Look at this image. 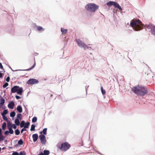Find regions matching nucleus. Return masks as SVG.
I'll list each match as a JSON object with an SVG mask.
<instances>
[{"label": "nucleus", "instance_id": "nucleus-31", "mask_svg": "<svg viewBox=\"0 0 155 155\" xmlns=\"http://www.w3.org/2000/svg\"><path fill=\"white\" fill-rule=\"evenodd\" d=\"M101 90L103 95H104L106 93V91L104 89H103V87L102 86L101 87Z\"/></svg>", "mask_w": 155, "mask_h": 155}, {"label": "nucleus", "instance_id": "nucleus-39", "mask_svg": "<svg viewBox=\"0 0 155 155\" xmlns=\"http://www.w3.org/2000/svg\"><path fill=\"white\" fill-rule=\"evenodd\" d=\"M9 134H13V133H14V130H13L12 129H9Z\"/></svg>", "mask_w": 155, "mask_h": 155}, {"label": "nucleus", "instance_id": "nucleus-53", "mask_svg": "<svg viewBox=\"0 0 155 155\" xmlns=\"http://www.w3.org/2000/svg\"><path fill=\"white\" fill-rule=\"evenodd\" d=\"M7 18H8V19H12V16H11L10 15H8V16H7Z\"/></svg>", "mask_w": 155, "mask_h": 155}, {"label": "nucleus", "instance_id": "nucleus-51", "mask_svg": "<svg viewBox=\"0 0 155 155\" xmlns=\"http://www.w3.org/2000/svg\"><path fill=\"white\" fill-rule=\"evenodd\" d=\"M6 122H7L8 125V124H12V122L8 120H7V121Z\"/></svg>", "mask_w": 155, "mask_h": 155}, {"label": "nucleus", "instance_id": "nucleus-28", "mask_svg": "<svg viewBox=\"0 0 155 155\" xmlns=\"http://www.w3.org/2000/svg\"><path fill=\"white\" fill-rule=\"evenodd\" d=\"M6 123L5 122H4L2 126V130H5L6 129Z\"/></svg>", "mask_w": 155, "mask_h": 155}, {"label": "nucleus", "instance_id": "nucleus-63", "mask_svg": "<svg viewBox=\"0 0 155 155\" xmlns=\"http://www.w3.org/2000/svg\"><path fill=\"white\" fill-rule=\"evenodd\" d=\"M18 84H20L21 83V82H20V81H18Z\"/></svg>", "mask_w": 155, "mask_h": 155}, {"label": "nucleus", "instance_id": "nucleus-61", "mask_svg": "<svg viewBox=\"0 0 155 155\" xmlns=\"http://www.w3.org/2000/svg\"><path fill=\"white\" fill-rule=\"evenodd\" d=\"M23 106H24V108H25H25H27L26 107V106H27V105H26V106L25 105H23Z\"/></svg>", "mask_w": 155, "mask_h": 155}, {"label": "nucleus", "instance_id": "nucleus-9", "mask_svg": "<svg viewBox=\"0 0 155 155\" xmlns=\"http://www.w3.org/2000/svg\"><path fill=\"white\" fill-rule=\"evenodd\" d=\"M39 83V81L35 78H30L27 81V84L29 85H33L37 84Z\"/></svg>", "mask_w": 155, "mask_h": 155}, {"label": "nucleus", "instance_id": "nucleus-2", "mask_svg": "<svg viewBox=\"0 0 155 155\" xmlns=\"http://www.w3.org/2000/svg\"><path fill=\"white\" fill-rule=\"evenodd\" d=\"M141 21L139 19L137 20H132L130 21V26L133 27L134 26H137L138 27V28H134V30L135 31H138L141 29L142 28L141 26Z\"/></svg>", "mask_w": 155, "mask_h": 155}, {"label": "nucleus", "instance_id": "nucleus-26", "mask_svg": "<svg viewBox=\"0 0 155 155\" xmlns=\"http://www.w3.org/2000/svg\"><path fill=\"white\" fill-rule=\"evenodd\" d=\"M43 153L44 155H49L50 153L49 151L47 150H44Z\"/></svg>", "mask_w": 155, "mask_h": 155}, {"label": "nucleus", "instance_id": "nucleus-42", "mask_svg": "<svg viewBox=\"0 0 155 155\" xmlns=\"http://www.w3.org/2000/svg\"><path fill=\"white\" fill-rule=\"evenodd\" d=\"M12 153L14 155H19V153H18L16 151H12Z\"/></svg>", "mask_w": 155, "mask_h": 155}, {"label": "nucleus", "instance_id": "nucleus-34", "mask_svg": "<svg viewBox=\"0 0 155 155\" xmlns=\"http://www.w3.org/2000/svg\"><path fill=\"white\" fill-rule=\"evenodd\" d=\"M15 133L16 135H18L20 134V131L18 129L15 130Z\"/></svg>", "mask_w": 155, "mask_h": 155}, {"label": "nucleus", "instance_id": "nucleus-38", "mask_svg": "<svg viewBox=\"0 0 155 155\" xmlns=\"http://www.w3.org/2000/svg\"><path fill=\"white\" fill-rule=\"evenodd\" d=\"M8 85V84L7 82H5V83L3 85V87L4 88L6 87Z\"/></svg>", "mask_w": 155, "mask_h": 155}, {"label": "nucleus", "instance_id": "nucleus-11", "mask_svg": "<svg viewBox=\"0 0 155 155\" xmlns=\"http://www.w3.org/2000/svg\"><path fill=\"white\" fill-rule=\"evenodd\" d=\"M18 88H19V86L17 85H15L12 87L11 88V94H12V93H16Z\"/></svg>", "mask_w": 155, "mask_h": 155}, {"label": "nucleus", "instance_id": "nucleus-30", "mask_svg": "<svg viewBox=\"0 0 155 155\" xmlns=\"http://www.w3.org/2000/svg\"><path fill=\"white\" fill-rule=\"evenodd\" d=\"M25 122V121L24 120H22L21 121L20 124V126L21 128H22L24 127Z\"/></svg>", "mask_w": 155, "mask_h": 155}, {"label": "nucleus", "instance_id": "nucleus-5", "mask_svg": "<svg viewBox=\"0 0 155 155\" xmlns=\"http://www.w3.org/2000/svg\"><path fill=\"white\" fill-rule=\"evenodd\" d=\"M76 42L79 47L83 48L84 50H86V49H91V47L87 46L85 44L79 39L76 40Z\"/></svg>", "mask_w": 155, "mask_h": 155}, {"label": "nucleus", "instance_id": "nucleus-57", "mask_svg": "<svg viewBox=\"0 0 155 155\" xmlns=\"http://www.w3.org/2000/svg\"><path fill=\"white\" fill-rule=\"evenodd\" d=\"M89 86H85V90H86V93H87V88H88V87H89Z\"/></svg>", "mask_w": 155, "mask_h": 155}, {"label": "nucleus", "instance_id": "nucleus-41", "mask_svg": "<svg viewBox=\"0 0 155 155\" xmlns=\"http://www.w3.org/2000/svg\"><path fill=\"white\" fill-rule=\"evenodd\" d=\"M92 148H93V150L94 151H95V152H96V153H97L99 154H101V155H102V154L99 152L98 151H97V150H95L94 147L93 146H92Z\"/></svg>", "mask_w": 155, "mask_h": 155}, {"label": "nucleus", "instance_id": "nucleus-23", "mask_svg": "<svg viewBox=\"0 0 155 155\" xmlns=\"http://www.w3.org/2000/svg\"><path fill=\"white\" fill-rule=\"evenodd\" d=\"M8 113V109H6L4 110L3 112H1V115H5L6 114H7Z\"/></svg>", "mask_w": 155, "mask_h": 155}, {"label": "nucleus", "instance_id": "nucleus-10", "mask_svg": "<svg viewBox=\"0 0 155 155\" xmlns=\"http://www.w3.org/2000/svg\"><path fill=\"white\" fill-rule=\"evenodd\" d=\"M39 138L40 139L41 143L43 145H45L46 142V136L44 135H40L39 136Z\"/></svg>", "mask_w": 155, "mask_h": 155}, {"label": "nucleus", "instance_id": "nucleus-25", "mask_svg": "<svg viewBox=\"0 0 155 155\" xmlns=\"http://www.w3.org/2000/svg\"><path fill=\"white\" fill-rule=\"evenodd\" d=\"M14 123L17 126H18L20 124L19 120L17 119H15V120Z\"/></svg>", "mask_w": 155, "mask_h": 155}, {"label": "nucleus", "instance_id": "nucleus-18", "mask_svg": "<svg viewBox=\"0 0 155 155\" xmlns=\"http://www.w3.org/2000/svg\"><path fill=\"white\" fill-rule=\"evenodd\" d=\"M5 139V137L2 135V131H0V141L4 140Z\"/></svg>", "mask_w": 155, "mask_h": 155}, {"label": "nucleus", "instance_id": "nucleus-29", "mask_svg": "<svg viewBox=\"0 0 155 155\" xmlns=\"http://www.w3.org/2000/svg\"><path fill=\"white\" fill-rule=\"evenodd\" d=\"M36 126L34 124H32L31 125L30 130L31 131H35V127Z\"/></svg>", "mask_w": 155, "mask_h": 155}, {"label": "nucleus", "instance_id": "nucleus-59", "mask_svg": "<svg viewBox=\"0 0 155 155\" xmlns=\"http://www.w3.org/2000/svg\"><path fill=\"white\" fill-rule=\"evenodd\" d=\"M42 131H41L39 132V134H40V135H43L42 134Z\"/></svg>", "mask_w": 155, "mask_h": 155}, {"label": "nucleus", "instance_id": "nucleus-62", "mask_svg": "<svg viewBox=\"0 0 155 155\" xmlns=\"http://www.w3.org/2000/svg\"><path fill=\"white\" fill-rule=\"evenodd\" d=\"M81 142H82V143H81V146H83V144H83V142H82V141H81Z\"/></svg>", "mask_w": 155, "mask_h": 155}, {"label": "nucleus", "instance_id": "nucleus-24", "mask_svg": "<svg viewBox=\"0 0 155 155\" xmlns=\"http://www.w3.org/2000/svg\"><path fill=\"white\" fill-rule=\"evenodd\" d=\"M22 115L21 113H18L17 114L16 118L19 119V120H21L22 118L21 117Z\"/></svg>", "mask_w": 155, "mask_h": 155}, {"label": "nucleus", "instance_id": "nucleus-6", "mask_svg": "<svg viewBox=\"0 0 155 155\" xmlns=\"http://www.w3.org/2000/svg\"><path fill=\"white\" fill-rule=\"evenodd\" d=\"M146 28L150 29V33L152 35L155 36V25L151 23L145 25Z\"/></svg>", "mask_w": 155, "mask_h": 155}, {"label": "nucleus", "instance_id": "nucleus-14", "mask_svg": "<svg viewBox=\"0 0 155 155\" xmlns=\"http://www.w3.org/2000/svg\"><path fill=\"white\" fill-rule=\"evenodd\" d=\"M32 137L33 139V141L34 143H35L38 140L39 136L36 133L32 135Z\"/></svg>", "mask_w": 155, "mask_h": 155}, {"label": "nucleus", "instance_id": "nucleus-52", "mask_svg": "<svg viewBox=\"0 0 155 155\" xmlns=\"http://www.w3.org/2000/svg\"><path fill=\"white\" fill-rule=\"evenodd\" d=\"M37 155H44L42 151H40Z\"/></svg>", "mask_w": 155, "mask_h": 155}, {"label": "nucleus", "instance_id": "nucleus-17", "mask_svg": "<svg viewBox=\"0 0 155 155\" xmlns=\"http://www.w3.org/2000/svg\"><path fill=\"white\" fill-rule=\"evenodd\" d=\"M0 106H1L3 105L5 102V99L3 98L1 95H0Z\"/></svg>", "mask_w": 155, "mask_h": 155}, {"label": "nucleus", "instance_id": "nucleus-7", "mask_svg": "<svg viewBox=\"0 0 155 155\" xmlns=\"http://www.w3.org/2000/svg\"><path fill=\"white\" fill-rule=\"evenodd\" d=\"M5 31L8 33L13 35L14 34L15 30L13 27V24H11L6 26L5 28Z\"/></svg>", "mask_w": 155, "mask_h": 155}, {"label": "nucleus", "instance_id": "nucleus-37", "mask_svg": "<svg viewBox=\"0 0 155 155\" xmlns=\"http://www.w3.org/2000/svg\"><path fill=\"white\" fill-rule=\"evenodd\" d=\"M2 116L3 119L5 121H7V120H8V118L5 115H2Z\"/></svg>", "mask_w": 155, "mask_h": 155}, {"label": "nucleus", "instance_id": "nucleus-50", "mask_svg": "<svg viewBox=\"0 0 155 155\" xmlns=\"http://www.w3.org/2000/svg\"><path fill=\"white\" fill-rule=\"evenodd\" d=\"M4 76V74L2 73L1 72H0V78H2Z\"/></svg>", "mask_w": 155, "mask_h": 155}, {"label": "nucleus", "instance_id": "nucleus-21", "mask_svg": "<svg viewBox=\"0 0 155 155\" xmlns=\"http://www.w3.org/2000/svg\"><path fill=\"white\" fill-rule=\"evenodd\" d=\"M16 115V113L15 111H12L10 112V117L12 118L13 120L14 119V117Z\"/></svg>", "mask_w": 155, "mask_h": 155}, {"label": "nucleus", "instance_id": "nucleus-33", "mask_svg": "<svg viewBox=\"0 0 155 155\" xmlns=\"http://www.w3.org/2000/svg\"><path fill=\"white\" fill-rule=\"evenodd\" d=\"M37 118L36 116L33 117L32 119V123H35L37 122Z\"/></svg>", "mask_w": 155, "mask_h": 155}, {"label": "nucleus", "instance_id": "nucleus-15", "mask_svg": "<svg viewBox=\"0 0 155 155\" xmlns=\"http://www.w3.org/2000/svg\"><path fill=\"white\" fill-rule=\"evenodd\" d=\"M23 143V141L22 139H20L18 142V143L15 145V147H18L22 145Z\"/></svg>", "mask_w": 155, "mask_h": 155}, {"label": "nucleus", "instance_id": "nucleus-64", "mask_svg": "<svg viewBox=\"0 0 155 155\" xmlns=\"http://www.w3.org/2000/svg\"><path fill=\"white\" fill-rule=\"evenodd\" d=\"M9 148H10V149H11V148H12V147H9Z\"/></svg>", "mask_w": 155, "mask_h": 155}, {"label": "nucleus", "instance_id": "nucleus-56", "mask_svg": "<svg viewBox=\"0 0 155 155\" xmlns=\"http://www.w3.org/2000/svg\"><path fill=\"white\" fill-rule=\"evenodd\" d=\"M25 112H26V113L27 114H28V108H25Z\"/></svg>", "mask_w": 155, "mask_h": 155}, {"label": "nucleus", "instance_id": "nucleus-4", "mask_svg": "<svg viewBox=\"0 0 155 155\" xmlns=\"http://www.w3.org/2000/svg\"><path fill=\"white\" fill-rule=\"evenodd\" d=\"M71 147V145L68 142H66L62 143L59 148L62 151H66L68 150Z\"/></svg>", "mask_w": 155, "mask_h": 155}, {"label": "nucleus", "instance_id": "nucleus-12", "mask_svg": "<svg viewBox=\"0 0 155 155\" xmlns=\"http://www.w3.org/2000/svg\"><path fill=\"white\" fill-rule=\"evenodd\" d=\"M15 106L14 102L13 101H10L8 105V107L11 109H13Z\"/></svg>", "mask_w": 155, "mask_h": 155}, {"label": "nucleus", "instance_id": "nucleus-1", "mask_svg": "<svg viewBox=\"0 0 155 155\" xmlns=\"http://www.w3.org/2000/svg\"><path fill=\"white\" fill-rule=\"evenodd\" d=\"M132 91L138 96L146 97L148 94L147 88L145 86L137 85L131 88Z\"/></svg>", "mask_w": 155, "mask_h": 155}, {"label": "nucleus", "instance_id": "nucleus-55", "mask_svg": "<svg viewBox=\"0 0 155 155\" xmlns=\"http://www.w3.org/2000/svg\"><path fill=\"white\" fill-rule=\"evenodd\" d=\"M2 109L4 110H6L5 109L6 108V106L5 105H2Z\"/></svg>", "mask_w": 155, "mask_h": 155}, {"label": "nucleus", "instance_id": "nucleus-44", "mask_svg": "<svg viewBox=\"0 0 155 155\" xmlns=\"http://www.w3.org/2000/svg\"><path fill=\"white\" fill-rule=\"evenodd\" d=\"M0 69L3 70V72H5V70H4L3 66L2 63L1 62H0Z\"/></svg>", "mask_w": 155, "mask_h": 155}, {"label": "nucleus", "instance_id": "nucleus-8", "mask_svg": "<svg viewBox=\"0 0 155 155\" xmlns=\"http://www.w3.org/2000/svg\"><path fill=\"white\" fill-rule=\"evenodd\" d=\"M34 59H35V62H34L33 64L30 68H28L27 69H18V70H16L14 71L12 70V69L11 67L8 64H5L9 67V68H10V69H11V70L13 71H29L33 69L35 67V66L36 65V62L35 61V58H34Z\"/></svg>", "mask_w": 155, "mask_h": 155}, {"label": "nucleus", "instance_id": "nucleus-19", "mask_svg": "<svg viewBox=\"0 0 155 155\" xmlns=\"http://www.w3.org/2000/svg\"><path fill=\"white\" fill-rule=\"evenodd\" d=\"M61 31L63 34H65L68 32V30L67 29H64V28H61Z\"/></svg>", "mask_w": 155, "mask_h": 155}, {"label": "nucleus", "instance_id": "nucleus-48", "mask_svg": "<svg viewBox=\"0 0 155 155\" xmlns=\"http://www.w3.org/2000/svg\"><path fill=\"white\" fill-rule=\"evenodd\" d=\"M15 98L17 100H18V99H20L21 98L20 96H18V95H16L15 96Z\"/></svg>", "mask_w": 155, "mask_h": 155}, {"label": "nucleus", "instance_id": "nucleus-58", "mask_svg": "<svg viewBox=\"0 0 155 155\" xmlns=\"http://www.w3.org/2000/svg\"><path fill=\"white\" fill-rule=\"evenodd\" d=\"M61 100H62V101H68V100H64L62 98H61Z\"/></svg>", "mask_w": 155, "mask_h": 155}, {"label": "nucleus", "instance_id": "nucleus-3", "mask_svg": "<svg viewBox=\"0 0 155 155\" xmlns=\"http://www.w3.org/2000/svg\"><path fill=\"white\" fill-rule=\"evenodd\" d=\"M99 7L98 5L94 3H89L85 6V8L87 11L91 12H95Z\"/></svg>", "mask_w": 155, "mask_h": 155}, {"label": "nucleus", "instance_id": "nucleus-40", "mask_svg": "<svg viewBox=\"0 0 155 155\" xmlns=\"http://www.w3.org/2000/svg\"><path fill=\"white\" fill-rule=\"evenodd\" d=\"M12 129L13 128L14 129H16L17 128V126L15 124H12Z\"/></svg>", "mask_w": 155, "mask_h": 155}, {"label": "nucleus", "instance_id": "nucleus-60", "mask_svg": "<svg viewBox=\"0 0 155 155\" xmlns=\"http://www.w3.org/2000/svg\"><path fill=\"white\" fill-rule=\"evenodd\" d=\"M6 148V147H3L2 149V150H4Z\"/></svg>", "mask_w": 155, "mask_h": 155}, {"label": "nucleus", "instance_id": "nucleus-16", "mask_svg": "<svg viewBox=\"0 0 155 155\" xmlns=\"http://www.w3.org/2000/svg\"><path fill=\"white\" fill-rule=\"evenodd\" d=\"M16 110L17 112H19V113H21L22 112V108L21 105H18L17 106Z\"/></svg>", "mask_w": 155, "mask_h": 155}, {"label": "nucleus", "instance_id": "nucleus-27", "mask_svg": "<svg viewBox=\"0 0 155 155\" xmlns=\"http://www.w3.org/2000/svg\"><path fill=\"white\" fill-rule=\"evenodd\" d=\"M30 123L29 122H25V124H24V127L26 129H28L29 128V126L30 125Z\"/></svg>", "mask_w": 155, "mask_h": 155}, {"label": "nucleus", "instance_id": "nucleus-35", "mask_svg": "<svg viewBox=\"0 0 155 155\" xmlns=\"http://www.w3.org/2000/svg\"><path fill=\"white\" fill-rule=\"evenodd\" d=\"M119 5V4L117 2L114 1L113 6L114 8H117Z\"/></svg>", "mask_w": 155, "mask_h": 155}, {"label": "nucleus", "instance_id": "nucleus-47", "mask_svg": "<svg viewBox=\"0 0 155 155\" xmlns=\"http://www.w3.org/2000/svg\"><path fill=\"white\" fill-rule=\"evenodd\" d=\"M10 80V77L9 76H8L7 77V78H6V81H7L6 82L8 83V82H9V81Z\"/></svg>", "mask_w": 155, "mask_h": 155}, {"label": "nucleus", "instance_id": "nucleus-54", "mask_svg": "<svg viewBox=\"0 0 155 155\" xmlns=\"http://www.w3.org/2000/svg\"><path fill=\"white\" fill-rule=\"evenodd\" d=\"M68 38H67L66 39H64V41L65 42V44H67V43L68 41Z\"/></svg>", "mask_w": 155, "mask_h": 155}, {"label": "nucleus", "instance_id": "nucleus-43", "mask_svg": "<svg viewBox=\"0 0 155 155\" xmlns=\"http://www.w3.org/2000/svg\"><path fill=\"white\" fill-rule=\"evenodd\" d=\"M9 134V130H6L4 132V134L5 135H8Z\"/></svg>", "mask_w": 155, "mask_h": 155}, {"label": "nucleus", "instance_id": "nucleus-22", "mask_svg": "<svg viewBox=\"0 0 155 155\" xmlns=\"http://www.w3.org/2000/svg\"><path fill=\"white\" fill-rule=\"evenodd\" d=\"M37 29L38 31L41 32L45 30V29L42 26H37Z\"/></svg>", "mask_w": 155, "mask_h": 155}, {"label": "nucleus", "instance_id": "nucleus-13", "mask_svg": "<svg viewBox=\"0 0 155 155\" xmlns=\"http://www.w3.org/2000/svg\"><path fill=\"white\" fill-rule=\"evenodd\" d=\"M23 88L22 87H19L18 88L17 91V94L20 95H21L22 94V93L23 92Z\"/></svg>", "mask_w": 155, "mask_h": 155}, {"label": "nucleus", "instance_id": "nucleus-45", "mask_svg": "<svg viewBox=\"0 0 155 155\" xmlns=\"http://www.w3.org/2000/svg\"><path fill=\"white\" fill-rule=\"evenodd\" d=\"M27 131L26 129L24 127L21 129V133H22L24 131Z\"/></svg>", "mask_w": 155, "mask_h": 155}, {"label": "nucleus", "instance_id": "nucleus-32", "mask_svg": "<svg viewBox=\"0 0 155 155\" xmlns=\"http://www.w3.org/2000/svg\"><path fill=\"white\" fill-rule=\"evenodd\" d=\"M47 128H44L42 130V132L43 133V135L45 136L47 134Z\"/></svg>", "mask_w": 155, "mask_h": 155}, {"label": "nucleus", "instance_id": "nucleus-36", "mask_svg": "<svg viewBox=\"0 0 155 155\" xmlns=\"http://www.w3.org/2000/svg\"><path fill=\"white\" fill-rule=\"evenodd\" d=\"M26 153L24 151H21L19 152V155H26Z\"/></svg>", "mask_w": 155, "mask_h": 155}, {"label": "nucleus", "instance_id": "nucleus-49", "mask_svg": "<svg viewBox=\"0 0 155 155\" xmlns=\"http://www.w3.org/2000/svg\"><path fill=\"white\" fill-rule=\"evenodd\" d=\"M8 130L9 129H12V124H8Z\"/></svg>", "mask_w": 155, "mask_h": 155}, {"label": "nucleus", "instance_id": "nucleus-20", "mask_svg": "<svg viewBox=\"0 0 155 155\" xmlns=\"http://www.w3.org/2000/svg\"><path fill=\"white\" fill-rule=\"evenodd\" d=\"M114 1H110L106 3V5L108 7L113 6Z\"/></svg>", "mask_w": 155, "mask_h": 155}, {"label": "nucleus", "instance_id": "nucleus-46", "mask_svg": "<svg viewBox=\"0 0 155 155\" xmlns=\"http://www.w3.org/2000/svg\"><path fill=\"white\" fill-rule=\"evenodd\" d=\"M117 8L119 9L120 11H121L122 10V9L120 5L117 7Z\"/></svg>", "mask_w": 155, "mask_h": 155}]
</instances>
